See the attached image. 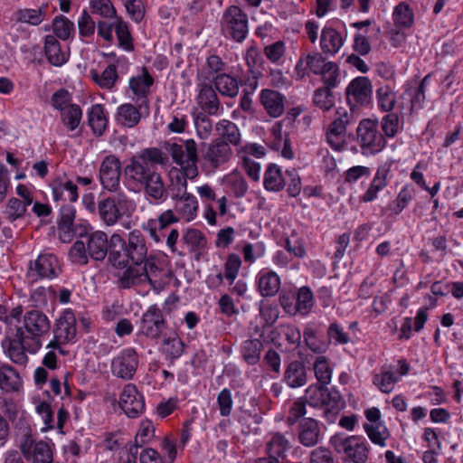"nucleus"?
I'll return each instance as SVG.
<instances>
[{"label":"nucleus","mask_w":463,"mask_h":463,"mask_svg":"<svg viewBox=\"0 0 463 463\" xmlns=\"http://www.w3.org/2000/svg\"><path fill=\"white\" fill-rule=\"evenodd\" d=\"M165 149L171 155L173 162L181 167L180 170L171 171L170 183L166 185L168 196L175 202L190 194L187 192V179H194L198 175V149L192 138L186 139L184 146L167 143Z\"/></svg>","instance_id":"nucleus-1"},{"label":"nucleus","mask_w":463,"mask_h":463,"mask_svg":"<svg viewBox=\"0 0 463 463\" xmlns=\"http://www.w3.org/2000/svg\"><path fill=\"white\" fill-rule=\"evenodd\" d=\"M167 156L157 147H147L133 156L124 167L125 180L135 192L158 173L156 165H165Z\"/></svg>","instance_id":"nucleus-2"},{"label":"nucleus","mask_w":463,"mask_h":463,"mask_svg":"<svg viewBox=\"0 0 463 463\" xmlns=\"http://www.w3.org/2000/svg\"><path fill=\"white\" fill-rule=\"evenodd\" d=\"M16 329H21L28 340L32 341V344L28 345L29 352L36 353L43 345L41 338L51 330V320L42 310L30 309L23 316V326Z\"/></svg>","instance_id":"nucleus-3"},{"label":"nucleus","mask_w":463,"mask_h":463,"mask_svg":"<svg viewBox=\"0 0 463 463\" xmlns=\"http://www.w3.org/2000/svg\"><path fill=\"white\" fill-rule=\"evenodd\" d=\"M135 204L124 193L108 197L98 202V213L101 221L108 226H113L124 216H129Z\"/></svg>","instance_id":"nucleus-4"},{"label":"nucleus","mask_w":463,"mask_h":463,"mask_svg":"<svg viewBox=\"0 0 463 463\" xmlns=\"http://www.w3.org/2000/svg\"><path fill=\"white\" fill-rule=\"evenodd\" d=\"M356 142L364 155H375L386 146V140L379 131L377 119L364 118L359 122Z\"/></svg>","instance_id":"nucleus-5"},{"label":"nucleus","mask_w":463,"mask_h":463,"mask_svg":"<svg viewBox=\"0 0 463 463\" xmlns=\"http://www.w3.org/2000/svg\"><path fill=\"white\" fill-rule=\"evenodd\" d=\"M220 24L223 35L237 43H242L248 35V15L237 5L224 10Z\"/></svg>","instance_id":"nucleus-6"},{"label":"nucleus","mask_w":463,"mask_h":463,"mask_svg":"<svg viewBox=\"0 0 463 463\" xmlns=\"http://www.w3.org/2000/svg\"><path fill=\"white\" fill-rule=\"evenodd\" d=\"M232 156L229 143L222 139H214L204 144L202 151V168L205 173H214L218 168L227 164Z\"/></svg>","instance_id":"nucleus-7"},{"label":"nucleus","mask_w":463,"mask_h":463,"mask_svg":"<svg viewBox=\"0 0 463 463\" xmlns=\"http://www.w3.org/2000/svg\"><path fill=\"white\" fill-rule=\"evenodd\" d=\"M354 122V116L352 111L344 108H338L335 110L334 118L326 130V142L334 150L340 151L343 149L347 127Z\"/></svg>","instance_id":"nucleus-8"},{"label":"nucleus","mask_w":463,"mask_h":463,"mask_svg":"<svg viewBox=\"0 0 463 463\" xmlns=\"http://www.w3.org/2000/svg\"><path fill=\"white\" fill-rule=\"evenodd\" d=\"M61 272L58 258L52 253H43L29 262L26 277L32 282H36L43 279H55Z\"/></svg>","instance_id":"nucleus-9"},{"label":"nucleus","mask_w":463,"mask_h":463,"mask_svg":"<svg viewBox=\"0 0 463 463\" xmlns=\"http://www.w3.org/2000/svg\"><path fill=\"white\" fill-rule=\"evenodd\" d=\"M303 397L310 407H332L333 409L341 407L340 393L336 390H329L326 384L309 385Z\"/></svg>","instance_id":"nucleus-10"},{"label":"nucleus","mask_w":463,"mask_h":463,"mask_svg":"<svg viewBox=\"0 0 463 463\" xmlns=\"http://www.w3.org/2000/svg\"><path fill=\"white\" fill-rule=\"evenodd\" d=\"M332 442L339 453H344L354 463H364L368 458L369 449L364 439L361 437H334Z\"/></svg>","instance_id":"nucleus-11"},{"label":"nucleus","mask_w":463,"mask_h":463,"mask_svg":"<svg viewBox=\"0 0 463 463\" xmlns=\"http://www.w3.org/2000/svg\"><path fill=\"white\" fill-rule=\"evenodd\" d=\"M138 367V356L135 349L121 350L111 361V373L114 376L131 380Z\"/></svg>","instance_id":"nucleus-12"},{"label":"nucleus","mask_w":463,"mask_h":463,"mask_svg":"<svg viewBox=\"0 0 463 463\" xmlns=\"http://www.w3.org/2000/svg\"><path fill=\"white\" fill-rule=\"evenodd\" d=\"M19 448L25 458H33V463H54L49 443L43 440L36 441L30 434L24 435Z\"/></svg>","instance_id":"nucleus-13"},{"label":"nucleus","mask_w":463,"mask_h":463,"mask_svg":"<svg viewBox=\"0 0 463 463\" xmlns=\"http://www.w3.org/2000/svg\"><path fill=\"white\" fill-rule=\"evenodd\" d=\"M121 162L114 155L105 156L99 166V180L104 189L116 192L119 188Z\"/></svg>","instance_id":"nucleus-14"},{"label":"nucleus","mask_w":463,"mask_h":463,"mask_svg":"<svg viewBox=\"0 0 463 463\" xmlns=\"http://www.w3.org/2000/svg\"><path fill=\"white\" fill-rule=\"evenodd\" d=\"M119 406L129 418H137L143 413L144 398L135 384L125 385L119 396Z\"/></svg>","instance_id":"nucleus-15"},{"label":"nucleus","mask_w":463,"mask_h":463,"mask_svg":"<svg viewBox=\"0 0 463 463\" xmlns=\"http://www.w3.org/2000/svg\"><path fill=\"white\" fill-rule=\"evenodd\" d=\"M154 84V78L148 72L146 67H141L140 73L132 76L128 81V88L134 95V99L138 103L140 109L143 106L148 109L147 96L150 93V88Z\"/></svg>","instance_id":"nucleus-16"},{"label":"nucleus","mask_w":463,"mask_h":463,"mask_svg":"<svg viewBox=\"0 0 463 463\" xmlns=\"http://www.w3.org/2000/svg\"><path fill=\"white\" fill-rule=\"evenodd\" d=\"M165 329V322L160 308L151 306L143 315L140 334L151 339H157Z\"/></svg>","instance_id":"nucleus-17"},{"label":"nucleus","mask_w":463,"mask_h":463,"mask_svg":"<svg viewBox=\"0 0 463 463\" xmlns=\"http://www.w3.org/2000/svg\"><path fill=\"white\" fill-rule=\"evenodd\" d=\"M298 442L306 448H313L323 439L322 427L318 420L312 417L303 418L298 421Z\"/></svg>","instance_id":"nucleus-18"},{"label":"nucleus","mask_w":463,"mask_h":463,"mask_svg":"<svg viewBox=\"0 0 463 463\" xmlns=\"http://www.w3.org/2000/svg\"><path fill=\"white\" fill-rule=\"evenodd\" d=\"M27 339L21 329H16L13 336H6L3 341L5 354L13 363L18 365H25L28 362L26 351L29 350L28 346L24 345Z\"/></svg>","instance_id":"nucleus-19"},{"label":"nucleus","mask_w":463,"mask_h":463,"mask_svg":"<svg viewBox=\"0 0 463 463\" xmlns=\"http://www.w3.org/2000/svg\"><path fill=\"white\" fill-rule=\"evenodd\" d=\"M181 221L175 211L167 209L161 213L156 219H150L143 226L150 238L156 242H161L165 237L164 231L170 225L177 223Z\"/></svg>","instance_id":"nucleus-20"},{"label":"nucleus","mask_w":463,"mask_h":463,"mask_svg":"<svg viewBox=\"0 0 463 463\" xmlns=\"http://www.w3.org/2000/svg\"><path fill=\"white\" fill-rule=\"evenodd\" d=\"M126 249L128 263L142 265L148 260L146 239L138 230H133L129 232L128 241H126Z\"/></svg>","instance_id":"nucleus-21"},{"label":"nucleus","mask_w":463,"mask_h":463,"mask_svg":"<svg viewBox=\"0 0 463 463\" xmlns=\"http://www.w3.org/2000/svg\"><path fill=\"white\" fill-rule=\"evenodd\" d=\"M76 317L71 309H65L56 319L52 333L59 342H72L76 337Z\"/></svg>","instance_id":"nucleus-22"},{"label":"nucleus","mask_w":463,"mask_h":463,"mask_svg":"<svg viewBox=\"0 0 463 463\" xmlns=\"http://www.w3.org/2000/svg\"><path fill=\"white\" fill-rule=\"evenodd\" d=\"M326 63V59L318 52L304 53L299 57L296 64L295 72L298 79H303L309 72L318 75Z\"/></svg>","instance_id":"nucleus-23"},{"label":"nucleus","mask_w":463,"mask_h":463,"mask_svg":"<svg viewBox=\"0 0 463 463\" xmlns=\"http://www.w3.org/2000/svg\"><path fill=\"white\" fill-rule=\"evenodd\" d=\"M345 94L348 99L352 97L361 106L369 105L373 94L371 80L367 77L363 76L354 79L347 86Z\"/></svg>","instance_id":"nucleus-24"},{"label":"nucleus","mask_w":463,"mask_h":463,"mask_svg":"<svg viewBox=\"0 0 463 463\" xmlns=\"http://www.w3.org/2000/svg\"><path fill=\"white\" fill-rule=\"evenodd\" d=\"M143 191L146 198L153 203H162L168 198V191L162 175H153L137 192Z\"/></svg>","instance_id":"nucleus-25"},{"label":"nucleus","mask_w":463,"mask_h":463,"mask_svg":"<svg viewBox=\"0 0 463 463\" xmlns=\"http://www.w3.org/2000/svg\"><path fill=\"white\" fill-rule=\"evenodd\" d=\"M198 95L196 102L208 115H217L220 109V100L216 90L209 83L199 82L197 84Z\"/></svg>","instance_id":"nucleus-26"},{"label":"nucleus","mask_w":463,"mask_h":463,"mask_svg":"<svg viewBox=\"0 0 463 463\" xmlns=\"http://www.w3.org/2000/svg\"><path fill=\"white\" fill-rule=\"evenodd\" d=\"M85 242L90 258L97 261L105 260L109 249V239L104 232H90Z\"/></svg>","instance_id":"nucleus-27"},{"label":"nucleus","mask_w":463,"mask_h":463,"mask_svg":"<svg viewBox=\"0 0 463 463\" xmlns=\"http://www.w3.org/2000/svg\"><path fill=\"white\" fill-rule=\"evenodd\" d=\"M108 261L116 268H125L128 264L126 241L118 233H113L109 238Z\"/></svg>","instance_id":"nucleus-28"},{"label":"nucleus","mask_w":463,"mask_h":463,"mask_svg":"<svg viewBox=\"0 0 463 463\" xmlns=\"http://www.w3.org/2000/svg\"><path fill=\"white\" fill-rule=\"evenodd\" d=\"M127 59L125 57H119L115 60L114 63L109 64L101 73H99L95 70L90 71L91 80L99 85L101 89L112 90L119 79L117 66L120 63H126Z\"/></svg>","instance_id":"nucleus-29"},{"label":"nucleus","mask_w":463,"mask_h":463,"mask_svg":"<svg viewBox=\"0 0 463 463\" xmlns=\"http://www.w3.org/2000/svg\"><path fill=\"white\" fill-rule=\"evenodd\" d=\"M23 380L16 369L5 363H0V391L5 393L18 392Z\"/></svg>","instance_id":"nucleus-30"},{"label":"nucleus","mask_w":463,"mask_h":463,"mask_svg":"<svg viewBox=\"0 0 463 463\" xmlns=\"http://www.w3.org/2000/svg\"><path fill=\"white\" fill-rule=\"evenodd\" d=\"M215 90L221 96L233 99L238 96L241 81L230 73H221L213 77Z\"/></svg>","instance_id":"nucleus-31"},{"label":"nucleus","mask_w":463,"mask_h":463,"mask_svg":"<svg viewBox=\"0 0 463 463\" xmlns=\"http://www.w3.org/2000/svg\"><path fill=\"white\" fill-rule=\"evenodd\" d=\"M284 96L277 90L264 89L260 95V103L272 118H279L284 112Z\"/></svg>","instance_id":"nucleus-32"},{"label":"nucleus","mask_w":463,"mask_h":463,"mask_svg":"<svg viewBox=\"0 0 463 463\" xmlns=\"http://www.w3.org/2000/svg\"><path fill=\"white\" fill-rule=\"evenodd\" d=\"M283 382L292 389L304 386L307 382V370L300 361L290 362L284 372Z\"/></svg>","instance_id":"nucleus-33"},{"label":"nucleus","mask_w":463,"mask_h":463,"mask_svg":"<svg viewBox=\"0 0 463 463\" xmlns=\"http://www.w3.org/2000/svg\"><path fill=\"white\" fill-rule=\"evenodd\" d=\"M76 211L72 205L65 204L61 207L58 230L60 239L63 242H69L73 238L72 227L74 225Z\"/></svg>","instance_id":"nucleus-34"},{"label":"nucleus","mask_w":463,"mask_h":463,"mask_svg":"<svg viewBox=\"0 0 463 463\" xmlns=\"http://www.w3.org/2000/svg\"><path fill=\"white\" fill-rule=\"evenodd\" d=\"M291 448L290 441L280 432H274L265 446V453L284 462L287 452Z\"/></svg>","instance_id":"nucleus-35"},{"label":"nucleus","mask_w":463,"mask_h":463,"mask_svg":"<svg viewBox=\"0 0 463 463\" xmlns=\"http://www.w3.org/2000/svg\"><path fill=\"white\" fill-rule=\"evenodd\" d=\"M175 211L181 220L190 222L197 217L199 204L197 198L189 194L175 201Z\"/></svg>","instance_id":"nucleus-36"},{"label":"nucleus","mask_w":463,"mask_h":463,"mask_svg":"<svg viewBox=\"0 0 463 463\" xmlns=\"http://www.w3.org/2000/svg\"><path fill=\"white\" fill-rule=\"evenodd\" d=\"M344 44L342 34L333 27H324L320 36V47L324 53L336 54Z\"/></svg>","instance_id":"nucleus-37"},{"label":"nucleus","mask_w":463,"mask_h":463,"mask_svg":"<svg viewBox=\"0 0 463 463\" xmlns=\"http://www.w3.org/2000/svg\"><path fill=\"white\" fill-rule=\"evenodd\" d=\"M44 52L48 61L53 66H61L69 58V54L62 51L60 42L54 35L45 37Z\"/></svg>","instance_id":"nucleus-38"},{"label":"nucleus","mask_w":463,"mask_h":463,"mask_svg":"<svg viewBox=\"0 0 463 463\" xmlns=\"http://www.w3.org/2000/svg\"><path fill=\"white\" fill-rule=\"evenodd\" d=\"M258 288L262 297H273L280 288V279L275 271H260L258 274Z\"/></svg>","instance_id":"nucleus-39"},{"label":"nucleus","mask_w":463,"mask_h":463,"mask_svg":"<svg viewBox=\"0 0 463 463\" xmlns=\"http://www.w3.org/2000/svg\"><path fill=\"white\" fill-rule=\"evenodd\" d=\"M52 190L55 201L76 202L79 198L77 184L69 180H54L52 183Z\"/></svg>","instance_id":"nucleus-40"},{"label":"nucleus","mask_w":463,"mask_h":463,"mask_svg":"<svg viewBox=\"0 0 463 463\" xmlns=\"http://www.w3.org/2000/svg\"><path fill=\"white\" fill-rule=\"evenodd\" d=\"M122 271L118 272V285L122 288H130L135 286L144 284L142 275V265L132 264L122 268Z\"/></svg>","instance_id":"nucleus-41"},{"label":"nucleus","mask_w":463,"mask_h":463,"mask_svg":"<svg viewBox=\"0 0 463 463\" xmlns=\"http://www.w3.org/2000/svg\"><path fill=\"white\" fill-rule=\"evenodd\" d=\"M215 131L218 135L216 139H222L229 143V146H238L241 142V132L238 126L229 120L222 119L215 125Z\"/></svg>","instance_id":"nucleus-42"},{"label":"nucleus","mask_w":463,"mask_h":463,"mask_svg":"<svg viewBox=\"0 0 463 463\" xmlns=\"http://www.w3.org/2000/svg\"><path fill=\"white\" fill-rule=\"evenodd\" d=\"M389 170L385 167H379L371 182L368 189L361 197V201L370 203L374 201L378 193L387 186V175Z\"/></svg>","instance_id":"nucleus-43"},{"label":"nucleus","mask_w":463,"mask_h":463,"mask_svg":"<svg viewBox=\"0 0 463 463\" xmlns=\"http://www.w3.org/2000/svg\"><path fill=\"white\" fill-rule=\"evenodd\" d=\"M183 241L188 245L190 251L195 254L196 260H199L203 250L207 246L205 235L197 229H187L182 236Z\"/></svg>","instance_id":"nucleus-44"},{"label":"nucleus","mask_w":463,"mask_h":463,"mask_svg":"<svg viewBox=\"0 0 463 463\" xmlns=\"http://www.w3.org/2000/svg\"><path fill=\"white\" fill-rule=\"evenodd\" d=\"M131 103H125L118 107L117 113V120L121 125L133 128L137 126L141 118V110Z\"/></svg>","instance_id":"nucleus-45"},{"label":"nucleus","mask_w":463,"mask_h":463,"mask_svg":"<svg viewBox=\"0 0 463 463\" xmlns=\"http://www.w3.org/2000/svg\"><path fill=\"white\" fill-rule=\"evenodd\" d=\"M263 185L266 190L271 192H279L285 186V180L282 176L280 168L270 164L264 173Z\"/></svg>","instance_id":"nucleus-46"},{"label":"nucleus","mask_w":463,"mask_h":463,"mask_svg":"<svg viewBox=\"0 0 463 463\" xmlns=\"http://www.w3.org/2000/svg\"><path fill=\"white\" fill-rule=\"evenodd\" d=\"M108 120L106 118L104 109L99 104L91 107L89 112V125L96 136H101L106 128Z\"/></svg>","instance_id":"nucleus-47"},{"label":"nucleus","mask_w":463,"mask_h":463,"mask_svg":"<svg viewBox=\"0 0 463 463\" xmlns=\"http://www.w3.org/2000/svg\"><path fill=\"white\" fill-rule=\"evenodd\" d=\"M263 344L260 339H249L243 342L241 346V355L244 361L250 365L256 364L260 361Z\"/></svg>","instance_id":"nucleus-48"},{"label":"nucleus","mask_w":463,"mask_h":463,"mask_svg":"<svg viewBox=\"0 0 463 463\" xmlns=\"http://www.w3.org/2000/svg\"><path fill=\"white\" fill-rule=\"evenodd\" d=\"M314 306L313 292L308 287H302L297 293L295 307H292L294 314L298 313L302 316L307 315Z\"/></svg>","instance_id":"nucleus-49"},{"label":"nucleus","mask_w":463,"mask_h":463,"mask_svg":"<svg viewBox=\"0 0 463 463\" xmlns=\"http://www.w3.org/2000/svg\"><path fill=\"white\" fill-rule=\"evenodd\" d=\"M414 193L415 190L411 184H405L397 194L395 200L389 205L392 214H400L412 200Z\"/></svg>","instance_id":"nucleus-50"},{"label":"nucleus","mask_w":463,"mask_h":463,"mask_svg":"<svg viewBox=\"0 0 463 463\" xmlns=\"http://www.w3.org/2000/svg\"><path fill=\"white\" fill-rule=\"evenodd\" d=\"M313 370L317 383L328 385L331 383L333 371L326 357L322 355L316 357Z\"/></svg>","instance_id":"nucleus-51"},{"label":"nucleus","mask_w":463,"mask_h":463,"mask_svg":"<svg viewBox=\"0 0 463 463\" xmlns=\"http://www.w3.org/2000/svg\"><path fill=\"white\" fill-rule=\"evenodd\" d=\"M313 103L324 112L329 111L335 106V96L332 89L317 88L313 94Z\"/></svg>","instance_id":"nucleus-52"},{"label":"nucleus","mask_w":463,"mask_h":463,"mask_svg":"<svg viewBox=\"0 0 463 463\" xmlns=\"http://www.w3.org/2000/svg\"><path fill=\"white\" fill-rule=\"evenodd\" d=\"M161 269L152 260H146L142 264V275L144 278V284L149 283L151 288L158 291L162 288V282L158 279V274L161 272Z\"/></svg>","instance_id":"nucleus-53"},{"label":"nucleus","mask_w":463,"mask_h":463,"mask_svg":"<svg viewBox=\"0 0 463 463\" xmlns=\"http://www.w3.org/2000/svg\"><path fill=\"white\" fill-rule=\"evenodd\" d=\"M184 345L183 341L175 335L164 338L163 352L167 359L171 361L180 357L184 352Z\"/></svg>","instance_id":"nucleus-54"},{"label":"nucleus","mask_w":463,"mask_h":463,"mask_svg":"<svg viewBox=\"0 0 463 463\" xmlns=\"http://www.w3.org/2000/svg\"><path fill=\"white\" fill-rule=\"evenodd\" d=\"M114 30L119 46L128 52L133 51L134 44L127 23L122 21L120 18H117L116 22L114 23Z\"/></svg>","instance_id":"nucleus-55"},{"label":"nucleus","mask_w":463,"mask_h":463,"mask_svg":"<svg viewBox=\"0 0 463 463\" xmlns=\"http://www.w3.org/2000/svg\"><path fill=\"white\" fill-rule=\"evenodd\" d=\"M27 211V206H25L23 203L20 202V199L11 198L6 207L4 211V217L10 222H14L16 221L22 220L24 218Z\"/></svg>","instance_id":"nucleus-56"},{"label":"nucleus","mask_w":463,"mask_h":463,"mask_svg":"<svg viewBox=\"0 0 463 463\" xmlns=\"http://www.w3.org/2000/svg\"><path fill=\"white\" fill-rule=\"evenodd\" d=\"M400 377L395 373L390 370H383L381 373L373 376V384L376 385L381 392L389 393L391 392L395 383L399 381Z\"/></svg>","instance_id":"nucleus-57"},{"label":"nucleus","mask_w":463,"mask_h":463,"mask_svg":"<svg viewBox=\"0 0 463 463\" xmlns=\"http://www.w3.org/2000/svg\"><path fill=\"white\" fill-rule=\"evenodd\" d=\"M378 107L385 112H391L396 103L395 92L389 86H382L376 90Z\"/></svg>","instance_id":"nucleus-58"},{"label":"nucleus","mask_w":463,"mask_h":463,"mask_svg":"<svg viewBox=\"0 0 463 463\" xmlns=\"http://www.w3.org/2000/svg\"><path fill=\"white\" fill-rule=\"evenodd\" d=\"M47 5H41L38 9H24L18 12V21L32 25L40 24L45 16Z\"/></svg>","instance_id":"nucleus-59"},{"label":"nucleus","mask_w":463,"mask_h":463,"mask_svg":"<svg viewBox=\"0 0 463 463\" xmlns=\"http://www.w3.org/2000/svg\"><path fill=\"white\" fill-rule=\"evenodd\" d=\"M52 30L55 37L67 40L70 38L71 32L74 31V24L67 17L59 15L52 22Z\"/></svg>","instance_id":"nucleus-60"},{"label":"nucleus","mask_w":463,"mask_h":463,"mask_svg":"<svg viewBox=\"0 0 463 463\" xmlns=\"http://www.w3.org/2000/svg\"><path fill=\"white\" fill-rule=\"evenodd\" d=\"M364 429L373 443L380 447L386 445L385 440L389 437V432L384 426L381 424L373 425L365 423Z\"/></svg>","instance_id":"nucleus-61"},{"label":"nucleus","mask_w":463,"mask_h":463,"mask_svg":"<svg viewBox=\"0 0 463 463\" xmlns=\"http://www.w3.org/2000/svg\"><path fill=\"white\" fill-rule=\"evenodd\" d=\"M393 21L397 26L410 27L413 23V14L408 5L400 3L394 9Z\"/></svg>","instance_id":"nucleus-62"},{"label":"nucleus","mask_w":463,"mask_h":463,"mask_svg":"<svg viewBox=\"0 0 463 463\" xmlns=\"http://www.w3.org/2000/svg\"><path fill=\"white\" fill-rule=\"evenodd\" d=\"M61 113L62 122L70 130L72 131L78 128L82 115L81 109L78 105H70Z\"/></svg>","instance_id":"nucleus-63"},{"label":"nucleus","mask_w":463,"mask_h":463,"mask_svg":"<svg viewBox=\"0 0 463 463\" xmlns=\"http://www.w3.org/2000/svg\"><path fill=\"white\" fill-rule=\"evenodd\" d=\"M197 136L202 139H207L213 131V121L205 113L200 112L194 118Z\"/></svg>","instance_id":"nucleus-64"}]
</instances>
